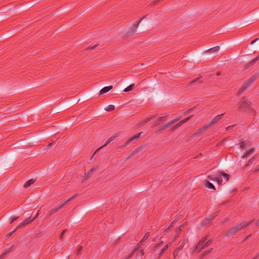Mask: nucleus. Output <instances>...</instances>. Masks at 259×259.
<instances>
[{"mask_svg":"<svg viewBox=\"0 0 259 259\" xmlns=\"http://www.w3.org/2000/svg\"><path fill=\"white\" fill-rule=\"evenodd\" d=\"M253 221L254 220H252L248 222L246 221H243L241 222L237 225L234 226L228 230L226 235L230 236L231 235L236 234L238 232L243 230V229L250 225L253 222Z\"/></svg>","mask_w":259,"mask_h":259,"instance_id":"f257e3e1","label":"nucleus"},{"mask_svg":"<svg viewBox=\"0 0 259 259\" xmlns=\"http://www.w3.org/2000/svg\"><path fill=\"white\" fill-rule=\"evenodd\" d=\"M251 105L252 102L244 97L238 103L237 108L239 111L245 112L247 109L251 108Z\"/></svg>","mask_w":259,"mask_h":259,"instance_id":"f03ea898","label":"nucleus"},{"mask_svg":"<svg viewBox=\"0 0 259 259\" xmlns=\"http://www.w3.org/2000/svg\"><path fill=\"white\" fill-rule=\"evenodd\" d=\"M77 196V194H75L73 196H72L69 198L65 200L62 202H61L58 205L55 206L54 208H53L48 213L47 218L50 217L51 215L58 211L61 208H62L67 202H69L73 199H74L76 196Z\"/></svg>","mask_w":259,"mask_h":259,"instance_id":"7ed1b4c3","label":"nucleus"},{"mask_svg":"<svg viewBox=\"0 0 259 259\" xmlns=\"http://www.w3.org/2000/svg\"><path fill=\"white\" fill-rule=\"evenodd\" d=\"M208 237L209 236L207 235L199 241L195 248V251L198 250L199 252L202 249L208 247L210 244L211 240V239L207 240Z\"/></svg>","mask_w":259,"mask_h":259,"instance_id":"20e7f679","label":"nucleus"},{"mask_svg":"<svg viewBox=\"0 0 259 259\" xmlns=\"http://www.w3.org/2000/svg\"><path fill=\"white\" fill-rule=\"evenodd\" d=\"M208 237L209 236L207 235L199 241L195 248V251L198 250L199 252L202 249L208 247L210 244L211 240V239L207 240Z\"/></svg>","mask_w":259,"mask_h":259,"instance_id":"39448f33","label":"nucleus"},{"mask_svg":"<svg viewBox=\"0 0 259 259\" xmlns=\"http://www.w3.org/2000/svg\"><path fill=\"white\" fill-rule=\"evenodd\" d=\"M254 79L253 77L250 78L247 81H246L241 87V88L238 91L237 93V95H240L242 92H243L245 90H246L254 81Z\"/></svg>","mask_w":259,"mask_h":259,"instance_id":"423d86ee","label":"nucleus"},{"mask_svg":"<svg viewBox=\"0 0 259 259\" xmlns=\"http://www.w3.org/2000/svg\"><path fill=\"white\" fill-rule=\"evenodd\" d=\"M144 18H145V17H143L141 18L139 21H137L136 22V23L134 24L133 27L132 28H131L129 29L128 31L127 32L126 35L127 36H131L135 33L136 30H137V28L138 27V26H139L140 23Z\"/></svg>","mask_w":259,"mask_h":259,"instance_id":"0eeeda50","label":"nucleus"},{"mask_svg":"<svg viewBox=\"0 0 259 259\" xmlns=\"http://www.w3.org/2000/svg\"><path fill=\"white\" fill-rule=\"evenodd\" d=\"M142 134V132L138 133L131 137H130L129 139H128L124 143V144L120 146V147H126L128 144H129L131 142H133L134 141L138 140V138L140 137L141 135Z\"/></svg>","mask_w":259,"mask_h":259,"instance_id":"6e6552de","label":"nucleus"},{"mask_svg":"<svg viewBox=\"0 0 259 259\" xmlns=\"http://www.w3.org/2000/svg\"><path fill=\"white\" fill-rule=\"evenodd\" d=\"M210 126H211V125L209 123H205L203 125V126L201 128L198 129L197 131V132L194 134V135L199 136L200 135L204 133L205 132H206L207 129Z\"/></svg>","mask_w":259,"mask_h":259,"instance_id":"1a4fd4ad","label":"nucleus"},{"mask_svg":"<svg viewBox=\"0 0 259 259\" xmlns=\"http://www.w3.org/2000/svg\"><path fill=\"white\" fill-rule=\"evenodd\" d=\"M34 221V218H31V217L25 219L23 222L20 223L17 227L15 228V230H18L19 228L24 227L26 225H28L31 223L32 222Z\"/></svg>","mask_w":259,"mask_h":259,"instance_id":"9d476101","label":"nucleus"},{"mask_svg":"<svg viewBox=\"0 0 259 259\" xmlns=\"http://www.w3.org/2000/svg\"><path fill=\"white\" fill-rule=\"evenodd\" d=\"M224 114V113H223V114L215 116L214 118H212V119L209 122L211 126H212V125H214L215 124H216L223 118Z\"/></svg>","mask_w":259,"mask_h":259,"instance_id":"9b49d317","label":"nucleus"},{"mask_svg":"<svg viewBox=\"0 0 259 259\" xmlns=\"http://www.w3.org/2000/svg\"><path fill=\"white\" fill-rule=\"evenodd\" d=\"M177 120V119H174V120L170 121L169 122L165 123L162 127H160L158 131L160 133H161L162 131H164L166 128L168 127L171 125L174 124Z\"/></svg>","mask_w":259,"mask_h":259,"instance_id":"f8f14e48","label":"nucleus"},{"mask_svg":"<svg viewBox=\"0 0 259 259\" xmlns=\"http://www.w3.org/2000/svg\"><path fill=\"white\" fill-rule=\"evenodd\" d=\"M117 136V135H115V136H112L111 137H110L107 141L105 143V144L103 145L102 146H101V147H100L99 148H98L95 152V153H94L93 155V157L96 154V153L99 151V150H100L101 148H102L103 147L107 146V145H108L109 143H110L112 141L114 140V139Z\"/></svg>","mask_w":259,"mask_h":259,"instance_id":"ddd939ff","label":"nucleus"},{"mask_svg":"<svg viewBox=\"0 0 259 259\" xmlns=\"http://www.w3.org/2000/svg\"><path fill=\"white\" fill-rule=\"evenodd\" d=\"M117 136V135H115V136H112L111 137H110L107 141L105 143V144L103 145L102 146H101V147H100L99 148H98L95 152V153H94L93 155V157L96 154V153L99 151V150H100L101 148H102L103 147L107 146V145H108L109 143H110L112 141L114 140V139Z\"/></svg>","mask_w":259,"mask_h":259,"instance_id":"4468645a","label":"nucleus"},{"mask_svg":"<svg viewBox=\"0 0 259 259\" xmlns=\"http://www.w3.org/2000/svg\"><path fill=\"white\" fill-rule=\"evenodd\" d=\"M117 136V135H115V136H112L111 137H110L107 141L105 143V144L103 145L102 146H101V147H100L99 148H98L95 152V153H94L93 155V157L96 154V153L99 151V150H100L101 148H102L103 147L107 146V145H108L109 143H110L112 141L114 140V139Z\"/></svg>","mask_w":259,"mask_h":259,"instance_id":"2eb2a0df","label":"nucleus"},{"mask_svg":"<svg viewBox=\"0 0 259 259\" xmlns=\"http://www.w3.org/2000/svg\"><path fill=\"white\" fill-rule=\"evenodd\" d=\"M183 226H184V225H182V226L176 228L175 235L174 236V237L173 240H172L173 242H174L175 240H176L180 236V235L182 232L181 227H183Z\"/></svg>","mask_w":259,"mask_h":259,"instance_id":"dca6fc26","label":"nucleus"},{"mask_svg":"<svg viewBox=\"0 0 259 259\" xmlns=\"http://www.w3.org/2000/svg\"><path fill=\"white\" fill-rule=\"evenodd\" d=\"M216 215L217 214L209 216L208 218L204 220V221L202 223V225L203 226H206L209 224L210 222L215 218Z\"/></svg>","mask_w":259,"mask_h":259,"instance_id":"f3484780","label":"nucleus"},{"mask_svg":"<svg viewBox=\"0 0 259 259\" xmlns=\"http://www.w3.org/2000/svg\"><path fill=\"white\" fill-rule=\"evenodd\" d=\"M98 168L97 166H94L91 169H90L87 173L85 174V179H88L90 177L91 175L92 174L93 172H94Z\"/></svg>","mask_w":259,"mask_h":259,"instance_id":"a211bd4d","label":"nucleus"},{"mask_svg":"<svg viewBox=\"0 0 259 259\" xmlns=\"http://www.w3.org/2000/svg\"><path fill=\"white\" fill-rule=\"evenodd\" d=\"M171 245V243L169 242L167 243L160 251L159 253V257H161L163 256L164 252L168 249V248Z\"/></svg>","mask_w":259,"mask_h":259,"instance_id":"6ab92c4d","label":"nucleus"},{"mask_svg":"<svg viewBox=\"0 0 259 259\" xmlns=\"http://www.w3.org/2000/svg\"><path fill=\"white\" fill-rule=\"evenodd\" d=\"M255 151V149L251 148L249 151H247L242 156V158L247 159L251 154L253 153Z\"/></svg>","mask_w":259,"mask_h":259,"instance_id":"aec40b11","label":"nucleus"},{"mask_svg":"<svg viewBox=\"0 0 259 259\" xmlns=\"http://www.w3.org/2000/svg\"><path fill=\"white\" fill-rule=\"evenodd\" d=\"M112 89V85H109V86H108V87H105L103 88L101 90V91H100V95H103V94L108 92V91L111 90Z\"/></svg>","mask_w":259,"mask_h":259,"instance_id":"412c9836","label":"nucleus"},{"mask_svg":"<svg viewBox=\"0 0 259 259\" xmlns=\"http://www.w3.org/2000/svg\"><path fill=\"white\" fill-rule=\"evenodd\" d=\"M165 117H166V116H162V117H159L155 122V123H154L153 126H156L160 124V123H162L164 121Z\"/></svg>","mask_w":259,"mask_h":259,"instance_id":"4be33fe9","label":"nucleus"},{"mask_svg":"<svg viewBox=\"0 0 259 259\" xmlns=\"http://www.w3.org/2000/svg\"><path fill=\"white\" fill-rule=\"evenodd\" d=\"M35 182V180L33 179H31L25 182L24 185V188H27L29 186H30L32 184H33Z\"/></svg>","mask_w":259,"mask_h":259,"instance_id":"5701e85b","label":"nucleus"},{"mask_svg":"<svg viewBox=\"0 0 259 259\" xmlns=\"http://www.w3.org/2000/svg\"><path fill=\"white\" fill-rule=\"evenodd\" d=\"M219 172L221 176H222L224 177V178L226 180V181H228L229 180L230 176L229 174L225 173L223 171H219Z\"/></svg>","mask_w":259,"mask_h":259,"instance_id":"b1692460","label":"nucleus"},{"mask_svg":"<svg viewBox=\"0 0 259 259\" xmlns=\"http://www.w3.org/2000/svg\"><path fill=\"white\" fill-rule=\"evenodd\" d=\"M205 186L208 189H213V190H215L214 186L211 183L209 182L208 181H205Z\"/></svg>","mask_w":259,"mask_h":259,"instance_id":"393cba45","label":"nucleus"},{"mask_svg":"<svg viewBox=\"0 0 259 259\" xmlns=\"http://www.w3.org/2000/svg\"><path fill=\"white\" fill-rule=\"evenodd\" d=\"M188 239L184 240H183V242H182V244H181L180 246H179L178 247H177V248H176V249H177V250L179 251H180V250H182V249H183V248H184V245H185L187 243H188Z\"/></svg>","mask_w":259,"mask_h":259,"instance_id":"a878e982","label":"nucleus"},{"mask_svg":"<svg viewBox=\"0 0 259 259\" xmlns=\"http://www.w3.org/2000/svg\"><path fill=\"white\" fill-rule=\"evenodd\" d=\"M193 115H190V116H188L186 118H184V119L181 120L179 122V123L180 124V125L181 126L183 124L186 123L187 121L189 120L193 117Z\"/></svg>","mask_w":259,"mask_h":259,"instance_id":"bb28decb","label":"nucleus"},{"mask_svg":"<svg viewBox=\"0 0 259 259\" xmlns=\"http://www.w3.org/2000/svg\"><path fill=\"white\" fill-rule=\"evenodd\" d=\"M219 49H220V47L216 46V47H214L213 48L208 49L207 51V52L209 53L216 52H218L219 50Z\"/></svg>","mask_w":259,"mask_h":259,"instance_id":"cd10ccee","label":"nucleus"},{"mask_svg":"<svg viewBox=\"0 0 259 259\" xmlns=\"http://www.w3.org/2000/svg\"><path fill=\"white\" fill-rule=\"evenodd\" d=\"M152 119V118L148 117L147 118L144 120H143L141 122L139 123V124L138 125L139 127L142 126L143 124L147 123L149 121H150Z\"/></svg>","mask_w":259,"mask_h":259,"instance_id":"c85d7f7f","label":"nucleus"},{"mask_svg":"<svg viewBox=\"0 0 259 259\" xmlns=\"http://www.w3.org/2000/svg\"><path fill=\"white\" fill-rule=\"evenodd\" d=\"M215 180L217 182L218 185H221L222 184V179L221 177V175H220L215 177Z\"/></svg>","mask_w":259,"mask_h":259,"instance_id":"c756f323","label":"nucleus"},{"mask_svg":"<svg viewBox=\"0 0 259 259\" xmlns=\"http://www.w3.org/2000/svg\"><path fill=\"white\" fill-rule=\"evenodd\" d=\"M150 236V233L149 232H147L145 234L144 237L141 239V240H140V241L142 243L145 242L146 241V240L148 239V238Z\"/></svg>","mask_w":259,"mask_h":259,"instance_id":"7c9ffc66","label":"nucleus"},{"mask_svg":"<svg viewBox=\"0 0 259 259\" xmlns=\"http://www.w3.org/2000/svg\"><path fill=\"white\" fill-rule=\"evenodd\" d=\"M134 87H135V84L134 83L131 84V85H130L127 87H126L124 90V92H130V91H132L134 89Z\"/></svg>","mask_w":259,"mask_h":259,"instance_id":"2f4dec72","label":"nucleus"},{"mask_svg":"<svg viewBox=\"0 0 259 259\" xmlns=\"http://www.w3.org/2000/svg\"><path fill=\"white\" fill-rule=\"evenodd\" d=\"M257 158V157L256 155L254 156L253 157H252L248 161V163L245 165V167H247L249 166V165L251 164Z\"/></svg>","mask_w":259,"mask_h":259,"instance_id":"473e14b6","label":"nucleus"},{"mask_svg":"<svg viewBox=\"0 0 259 259\" xmlns=\"http://www.w3.org/2000/svg\"><path fill=\"white\" fill-rule=\"evenodd\" d=\"M259 60V55L257 56L253 60H252L248 64V65H251L255 64L257 61Z\"/></svg>","mask_w":259,"mask_h":259,"instance_id":"72a5a7b5","label":"nucleus"},{"mask_svg":"<svg viewBox=\"0 0 259 259\" xmlns=\"http://www.w3.org/2000/svg\"><path fill=\"white\" fill-rule=\"evenodd\" d=\"M137 256L138 257H140V258H137L136 259H142V256L144 255V250L142 249L140 250L139 252L137 253Z\"/></svg>","mask_w":259,"mask_h":259,"instance_id":"f704fd0d","label":"nucleus"},{"mask_svg":"<svg viewBox=\"0 0 259 259\" xmlns=\"http://www.w3.org/2000/svg\"><path fill=\"white\" fill-rule=\"evenodd\" d=\"M115 109V107L113 105H108L106 108L105 110L107 111H112L114 110Z\"/></svg>","mask_w":259,"mask_h":259,"instance_id":"c9c22d12","label":"nucleus"},{"mask_svg":"<svg viewBox=\"0 0 259 259\" xmlns=\"http://www.w3.org/2000/svg\"><path fill=\"white\" fill-rule=\"evenodd\" d=\"M143 243L141 242V241H140L138 244L137 245H136V246L135 247V248L134 249V250H133V251L134 252H136V251H137L140 248H141V245H142V244Z\"/></svg>","mask_w":259,"mask_h":259,"instance_id":"e433bc0d","label":"nucleus"},{"mask_svg":"<svg viewBox=\"0 0 259 259\" xmlns=\"http://www.w3.org/2000/svg\"><path fill=\"white\" fill-rule=\"evenodd\" d=\"M83 249V246H80L76 249V254L79 255L81 254V252Z\"/></svg>","mask_w":259,"mask_h":259,"instance_id":"4c0bfd02","label":"nucleus"},{"mask_svg":"<svg viewBox=\"0 0 259 259\" xmlns=\"http://www.w3.org/2000/svg\"><path fill=\"white\" fill-rule=\"evenodd\" d=\"M247 145V144L243 142V141H241L240 142V148L242 150L244 149L245 148V146L246 145Z\"/></svg>","mask_w":259,"mask_h":259,"instance_id":"58836bf2","label":"nucleus"},{"mask_svg":"<svg viewBox=\"0 0 259 259\" xmlns=\"http://www.w3.org/2000/svg\"><path fill=\"white\" fill-rule=\"evenodd\" d=\"M212 249H213V248H211L208 250H205L203 253V255H205L209 254V253H210L212 251Z\"/></svg>","mask_w":259,"mask_h":259,"instance_id":"ea45409f","label":"nucleus"},{"mask_svg":"<svg viewBox=\"0 0 259 259\" xmlns=\"http://www.w3.org/2000/svg\"><path fill=\"white\" fill-rule=\"evenodd\" d=\"M9 252V251H5L4 253H3L1 255H0V259H3L5 256L7 254V253Z\"/></svg>","mask_w":259,"mask_h":259,"instance_id":"a19ab883","label":"nucleus"},{"mask_svg":"<svg viewBox=\"0 0 259 259\" xmlns=\"http://www.w3.org/2000/svg\"><path fill=\"white\" fill-rule=\"evenodd\" d=\"M180 126H181L180 124H179V123L176 124V125H174V126L172 127L171 131H173L176 130V129H177Z\"/></svg>","mask_w":259,"mask_h":259,"instance_id":"79ce46f5","label":"nucleus"},{"mask_svg":"<svg viewBox=\"0 0 259 259\" xmlns=\"http://www.w3.org/2000/svg\"><path fill=\"white\" fill-rule=\"evenodd\" d=\"M179 252V251L177 250L176 249L175 250V251L173 253V255H174L173 259H175L178 256Z\"/></svg>","mask_w":259,"mask_h":259,"instance_id":"37998d69","label":"nucleus"},{"mask_svg":"<svg viewBox=\"0 0 259 259\" xmlns=\"http://www.w3.org/2000/svg\"><path fill=\"white\" fill-rule=\"evenodd\" d=\"M19 218V217H15L12 218L10 221V224H12L14 221H16Z\"/></svg>","mask_w":259,"mask_h":259,"instance_id":"c03bdc74","label":"nucleus"},{"mask_svg":"<svg viewBox=\"0 0 259 259\" xmlns=\"http://www.w3.org/2000/svg\"><path fill=\"white\" fill-rule=\"evenodd\" d=\"M134 253H135V252H134L132 251V252L130 254H129L127 256H126L125 257V259H128V258H130L132 257L133 256V255H134Z\"/></svg>","mask_w":259,"mask_h":259,"instance_id":"a18cd8bd","label":"nucleus"},{"mask_svg":"<svg viewBox=\"0 0 259 259\" xmlns=\"http://www.w3.org/2000/svg\"><path fill=\"white\" fill-rule=\"evenodd\" d=\"M66 230H64L60 235V239L62 240L63 238L64 235L66 232Z\"/></svg>","mask_w":259,"mask_h":259,"instance_id":"49530a36","label":"nucleus"},{"mask_svg":"<svg viewBox=\"0 0 259 259\" xmlns=\"http://www.w3.org/2000/svg\"><path fill=\"white\" fill-rule=\"evenodd\" d=\"M162 244H163V241H161L160 242H159L158 244H157L155 246V248L157 249V248H160Z\"/></svg>","mask_w":259,"mask_h":259,"instance_id":"de8ad7c7","label":"nucleus"},{"mask_svg":"<svg viewBox=\"0 0 259 259\" xmlns=\"http://www.w3.org/2000/svg\"><path fill=\"white\" fill-rule=\"evenodd\" d=\"M208 178L210 180H211V181H214L215 180V177H213V176L212 175H209L208 176Z\"/></svg>","mask_w":259,"mask_h":259,"instance_id":"09e8293b","label":"nucleus"},{"mask_svg":"<svg viewBox=\"0 0 259 259\" xmlns=\"http://www.w3.org/2000/svg\"><path fill=\"white\" fill-rule=\"evenodd\" d=\"M259 171V167L255 168L252 171L253 174H256Z\"/></svg>","mask_w":259,"mask_h":259,"instance_id":"8fccbe9b","label":"nucleus"},{"mask_svg":"<svg viewBox=\"0 0 259 259\" xmlns=\"http://www.w3.org/2000/svg\"><path fill=\"white\" fill-rule=\"evenodd\" d=\"M54 144H55V143H54V142H52V143H50L49 144H48V145L46 146V147H47V148H50V147H51V146H53Z\"/></svg>","mask_w":259,"mask_h":259,"instance_id":"3c124183","label":"nucleus"},{"mask_svg":"<svg viewBox=\"0 0 259 259\" xmlns=\"http://www.w3.org/2000/svg\"><path fill=\"white\" fill-rule=\"evenodd\" d=\"M174 223H175V221H173L172 222H171L170 223V224L169 225L168 228L169 229H170L171 228L173 227H174Z\"/></svg>","mask_w":259,"mask_h":259,"instance_id":"603ef678","label":"nucleus"},{"mask_svg":"<svg viewBox=\"0 0 259 259\" xmlns=\"http://www.w3.org/2000/svg\"><path fill=\"white\" fill-rule=\"evenodd\" d=\"M234 125H231V126H228L227 127H226V131H229L230 129H231Z\"/></svg>","mask_w":259,"mask_h":259,"instance_id":"864d4df0","label":"nucleus"},{"mask_svg":"<svg viewBox=\"0 0 259 259\" xmlns=\"http://www.w3.org/2000/svg\"><path fill=\"white\" fill-rule=\"evenodd\" d=\"M39 214V210H38L37 213H36V215L33 218H34V220L38 217V215Z\"/></svg>","mask_w":259,"mask_h":259,"instance_id":"5fc2aeb1","label":"nucleus"},{"mask_svg":"<svg viewBox=\"0 0 259 259\" xmlns=\"http://www.w3.org/2000/svg\"><path fill=\"white\" fill-rule=\"evenodd\" d=\"M96 46H97L96 45H95V46H94L93 47H88L87 48V50H93V49H95Z\"/></svg>","mask_w":259,"mask_h":259,"instance_id":"6e6d98bb","label":"nucleus"},{"mask_svg":"<svg viewBox=\"0 0 259 259\" xmlns=\"http://www.w3.org/2000/svg\"><path fill=\"white\" fill-rule=\"evenodd\" d=\"M158 116V114H155L154 115H153V116L150 117V118H152V119H153V118H155V117H156L157 116Z\"/></svg>","mask_w":259,"mask_h":259,"instance_id":"4d7b16f0","label":"nucleus"},{"mask_svg":"<svg viewBox=\"0 0 259 259\" xmlns=\"http://www.w3.org/2000/svg\"><path fill=\"white\" fill-rule=\"evenodd\" d=\"M201 78V77H197L195 79H193L194 80V81L195 82H196V81H197L200 78Z\"/></svg>","mask_w":259,"mask_h":259,"instance_id":"13d9d810","label":"nucleus"},{"mask_svg":"<svg viewBox=\"0 0 259 259\" xmlns=\"http://www.w3.org/2000/svg\"><path fill=\"white\" fill-rule=\"evenodd\" d=\"M169 229H170L168 227L167 228H166V229L164 231L163 233H166L168 232Z\"/></svg>","mask_w":259,"mask_h":259,"instance_id":"bf43d9fd","label":"nucleus"},{"mask_svg":"<svg viewBox=\"0 0 259 259\" xmlns=\"http://www.w3.org/2000/svg\"><path fill=\"white\" fill-rule=\"evenodd\" d=\"M251 236V235H249L245 237V238L244 239L243 241H245L247 239H248Z\"/></svg>","mask_w":259,"mask_h":259,"instance_id":"052dcab7","label":"nucleus"},{"mask_svg":"<svg viewBox=\"0 0 259 259\" xmlns=\"http://www.w3.org/2000/svg\"><path fill=\"white\" fill-rule=\"evenodd\" d=\"M258 39V38H256V39L252 40V41L251 42V45H253V44H254L256 41H257Z\"/></svg>","mask_w":259,"mask_h":259,"instance_id":"680f3d73","label":"nucleus"},{"mask_svg":"<svg viewBox=\"0 0 259 259\" xmlns=\"http://www.w3.org/2000/svg\"><path fill=\"white\" fill-rule=\"evenodd\" d=\"M16 231V230H15H15H13V231L9 233V236H10L11 235H12L13 234V233H14L15 231Z\"/></svg>","mask_w":259,"mask_h":259,"instance_id":"e2e57ef3","label":"nucleus"},{"mask_svg":"<svg viewBox=\"0 0 259 259\" xmlns=\"http://www.w3.org/2000/svg\"><path fill=\"white\" fill-rule=\"evenodd\" d=\"M195 107H193V108H191L190 109H189V110H188V112H189V113L192 111L193 110V109Z\"/></svg>","mask_w":259,"mask_h":259,"instance_id":"0e129e2a","label":"nucleus"},{"mask_svg":"<svg viewBox=\"0 0 259 259\" xmlns=\"http://www.w3.org/2000/svg\"><path fill=\"white\" fill-rule=\"evenodd\" d=\"M259 225V219L257 221L256 223V226H257Z\"/></svg>","mask_w":259,"mask_h":259,"instance_id":"69168bd1","label":"nucleus"},{"mask_svg":"<svg viewBox=\"0 0 259 259\" xmlns=\"http://www.w3.org/2000/svg\"><path fill=\"white\" fill-rule=\"evenodd\" d=\"M194 83H195V82L194 81V80H193L190 82V84H192Z\"/></svg>","mask_w":259,"mask_h":259,"instance_id":"338daca9","label":"nucleus"},{"mask_svg":"<svg viewBox=\"0 0 259 259\" xmlns=\"http://www.w3.org/2000/svg\"><path fill=\"white\" fill-rule=\"evenodd\" d=\"M220 74H221V72H217V76H219V75H220Z\"/></svg>","mask_w":259,"mask_h":259,"instance_id":"774afa93","label":"nucleus"}]
</instances>
